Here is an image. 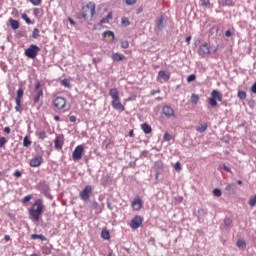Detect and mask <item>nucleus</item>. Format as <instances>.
I'll return each instance as SVG.
<instances>
[{"label": "nucleus", "instance_id": "obj_1", "mask_svg": "<svg viewBox=\"0 0 256 256\" xmlns=\"http://www.w3.org/2000/svg\"><path fill=\"white\" fill-rule=\"evenodd\" d=\"M44 209H45V206L43 205V200L42 199L35 200L32 207L28 209L30 219L32 221H35L36 223H39V220L41 219V215H43Z\"/></svg>", "mask_w": 256, "mask_h": 256}, {"label": "nucleus", "instance_id": "obj_2", "mask_svg": "<svg viewBox=\"0 0 256 256\" xmlns=\"http://www.w3.org/2000/svg\"><path fill=\"white\" fill-rule=\"evenodd\" d=\"M109 95L112 99L111 105L116 111H125V106L121 103V98L119 97V90L117 88H111L109 90Z\"/></svg>", "mask_w": 256, "mask_h": 256}, {"label": "nucleus", "instance_id": "obj_3", "mask_svg": "<svg viewBox=\"0 0 256 256\" xmlns=\"http://www.w3.org/2000/svg\"><path fill=\"white\" fill-rule=\"evenodd\" d=\"M97 6L95 5V2H88L87 5L83 6L82 12H81V17L83 19H87V17H95Z\"/></svg>", "mask_w": 256, "mask_h": 256}, {"label": "nucleus", "instance_id": "obj_4", "mask_svg": "<svg viewBox=\"0 0 256 256\" xmlns=\"http://www.w3.org/2000/svg\"><path fill=\"white\" fill-rule=\"evenodd\" d=\"M217 101H223V94L218 90H213L211 92V97L208 99L210 107H217Z\"/></svg>", "mask_w": 256, "mask_h": 256}, {"label": "nucleus", "instance_id": "obj_5", "mask_svg": "<svg viewBox=\"0 0 256 256\" xmlns=\"http://www.w3.org/2000/svg\"><path fill=\"white\" fill-rule=\"evenodd\" d=\"M39 51H41L39 46L31 44L30 47L25 50L24 55L28 57V59H35V57H37L39 54Z\"/></svg>", "mask_w": 256, "mask_h": 256}, {"label": "nucleus", "instance_id": "obj_6", "mask_svg": "<svg viewBox=\"0 0 256 256\" xmlns=\"http://www.w3.org/2000/svg\"><path fill=\"white\" fill-rule=\"evenodd\" d=\"M52 103L53 107H55V109H58V111L67 108V99H65V97L58 96L53 100Z\"/></svg>", "mask_w": 256, "mask_h": 256}, {"label": "nucleus", "instance_id": "obj_7", "mask_svg": "<svg viewBox=\"0 0 256 256\" xmlns=\"http://www.w3.org/2000/svg\"><path fill=\"white\" fill-rule=\"evenodd\" d=\"M91 193H93V187H91V185H87L79 193V197L80 199H82V201H89V197H91Z\"/></svg>", "mask_w": 256, "mask_h": 256}, {"label": "nucleus", "instance_id": "obj_8", "mask_svg": "<svg viewBox=\"0 0 256 256\" xmlns=\"http://www.w3.org/2000/svg\"><path fill=\"white\" fill-rule=\"evenodd\" d=\"M198 55H200V57H207L208 55H211V47H209V44L204 43L200 45Z\"/></svg>", "mask_w": 256, "mask_h": 256}, {"label": "nucleus", "instance_id": "obj_9", "mask_svg": "<svg viewBox=\"0 0 256 256\" xmlns=\"http://www.w3.org/2000/svg\"><path fill=\"white\" fill-rule=\"evenodd\" d=\"M83 151H84L83 145H78L72 153L73 160L80 161V159H82L83 157Z\"/></svg>", "mask_w": 256, "mask_h": 256}, {"label": "nucleus", "instance_id": "obj_10", "mask_svg": "<svg viewBox=\"0 0 256 256\" xmlns=\"http://www.w3.org/2000/svg\"><path fill=\"white\" fill-rule=\"evenodd\" d=\"M143 225V217L136 215L130 222L131 229H139Z\"/></svg>", "mask_w": 256, "mask_h": 256}, {"label": "nucleus", "instance_id": "obj_11", "mask_svg": "<svg viewBox=\"0 0 256 256\" xmlns=\"http://www.w3.org/2000/svg\"><path fill=\"white\" fill-rule=\"evenodd\" d=\"M132 209L134 211H141L143 209V200H141V197L136 196L132 201Z\"/></svg>", "mask_w": 256, "mask_h": 256}, {"label": "nucleus", "instance_id": "obj_12", "mask_svg": "<svg viewBox=\"0 0 256 256\" xmlns=\"http://www.w3.org/2000/svg\"><path fill=\"white\" fill-rule=\"evenodd\" d=\"M43 163V156H36L30 160V167H40Z\"/></svg>", "mask_w": 256, "mask_h": 256}, {"label": "nucleus", "instance_id": "obj_13", "mask_svg": "<svg viewBox=\"0 0 256 256\" xmlns=\"http://www.w3.org/2000/svg\"><path fill=\"white\" fill-rule=\"evenodd\" d=\"M162 112L166 117H173V115H175V111L173 110V108H171V106H164L162 108Z\"/></svg>", "mask_w": 256, "mask_h": 256}, {"label": "nucleus", "instance_id": "obj_14", "mask_svg": "<svg viewBox=\"0 0 256 256\" xmlns=\"http://www.w3.org/2000/svg\"><path fill=\"white\" fill-rule=\"evenodd\" d=\"M55 149H63V139L61 136H57L54 140Z\"/></svg>", "mask_w": 256, "mask_h": 256}, {"label": "nucleus", "instance_id": "obj_15", "mask_svg": "<svg viewBox=\"0 0 256 256\" xmlns=\"http://www.w3.org/2000/svg\"><path fill=\"white\" fill-rule=\"evenodd\" d=\"M102 36L105 37L107 41H115V33H113V31H105Z\"/></svg>", "mask_w": 256, "mask_h": 256}, {"label": "nucleus", "instance_id": "obj_16", "mask_svg": "<svg viewBox=\"0 0 256 256\" xmlns=\"http://www.w3.org/2000/svg\"><path fill=\"white\" fill-rule=\"evenodd\" d=\"M111 59L116 62H119V61H125L126 58H125V55L121 53H114L112 54Z\"/></svg>", "mask_w": 256, "mask_h": 256}, {"label": "nucleus", "instance_id": "obj_17", "mask_svg": "<svg viewBox=\"0 0 256 256\" xmlns=\"http://www.w3.org/2000/svg\"><path fill=\"white\" fill-rule=\"evenodd\" d=\"M141 129H142V131H143L146 135H149V134L152 133V131H153V128H151V125H149V124H147V123L141 124Z\"/></svg>", "mask_w": 256, "mask_h": 256}, {"label": "nucleus", "instance_id": "obj_18", "mask_svg": "<svg viewBox=\"0 0 256 256\" xmlns=\"http://www.w3.org/2000/svg\"><path fill=\"white\" fill-rule=\"evenodd\" d=\"M41 97H43V90L36 91L33 99L34 105H37V103H39V101L41 100Z\"/></svg>", "mask_w": 256, "mask_h": 256}, {"label": "nucleus", "instance_id": "obj_19", "mask_svg": "<svg viewBox=\"0 0 256 256\" xmlns=\"http://www.w3.org/2000/svg\"><path fill=\"white\" fill-rule=\"evenodd\" d=\"M113 19V13L109 12L108 15L105 18H102L101 21L99 22L100 26L105 25V23H109Z\"/></svg>", "mask_w": 256, "mask_h": 256}, {"label": "nucleus", "instance_id": "obj_20", "mask_svg": "<svg viewBox=\"0 0 256 256\" xmlns=\"http://www.w3.org/2000/svg\"><path fill=\"white\" fill-rule=\"evenodd\" d=\"M158 77H160V79H163L164 81H169V79L171 78V76L169 74H167V72L160 70L158 72Z\"/></svg>", "mask_w": 256, "mask_h": 256}, {"label": "nucleus", "instance_id": "obj_21", "mask_svg": "<svg viewBox=\"0 0 256 256\" xmlns=\"http://www.w3.org/2000/svg\"><path fill=\"white\" fill-rule=\"evenodd\" d=\"M218 3L222 7H233V0H218Z\"/></svg>", "mask_w": 256, "mask_h": 256}, {"label": "nucleus", "instance_id": "obj_22", "mask_svg": "<svg viewBox=\"0 0 256 256\" xmlns=\"http://www.w3.org/2000/svg\"><path fill=\"white\" fill-rule=\"evenodd\" d=\"M102 239H105L106 241H109L111 239V233H109V230L107 228H104L101 232Z\"/></svg>", "mask_w": 256, "mask_h": 256}, {"label": "nucleus", "instance_id": "obj_23", "mask_svg": "<svg viewBox=\"0 0 256 256\" xmlns=\"http://www.w3.org/2000/svg\"><path fill=\"white\" fill-rule=\"evenodd\" d=\"M209 126L207 125V123H201L199 126L196 127V131L198 133H205V131H207V128Z\"/></svg>", "mask_w": 256, "mask_h": 256}, {"label": "nucleus", "instance_id": "obj_24", "mask_svg": "<svg viewBox=\"0 0 256 256\" xmlns=\"http://www.w3.org/2000/svg\"><path fill=\"white\" fill-rule=\"evenodd\" d=\"M9 23L11 25V29H13L14 31L19 28V21L10 18Z\"/></svg>", "mask_w": 256, "mask_h": 256}, {"label": "nucleus", "instance_id": "obj_25", "mask_svg": "<svg viewBox=\"0 0 256 256\" xmlns=\"http://www.w3.org/2000/svg\"><path fill=\"white\" fill-rule=\"evenodd\" d=\"M16 100L15 101H21L23 99L24 90L23 88H19L16 93Z\"/></svg>", "mask_w": 256, "mask_h": 256}, {"label": "nucleus", "instance_id": "obj_26", "mask_svg": "<svg viewBox=\"0 0 256 256\" xmlns=\"http://www.w3.org/2000/svg\"><path fill=\"white\" fill-rule=\"evenodd\" d=\"M92 209H94L97 214L103 212V208L99 207V203H97V202L92 203Z\"/></svg>", "mask_w": 256, "mask_h": 256}, {"label": "nucleus", "instance_id": "obj_27", "mask_svg": "<svg viewBox=\"0 0 256 256\" xmlns=\"http://www.w3.org/2000/svg\"><path fill=\"white\" fill-rule=\"evenodd\" d=\"M31 239H40V241H47V238L43 234H32Z\"/></svg>", "mask_w": 256, "mask_h": 256}, {"label": "nucleus", "instance_id": "obj_28", "mask_svg": "<svg viewBox=\"0 0 256 256\" xmlns=\"http://www.w3.org/2000/svg\"><path fill=\"white\" fill-rule=\"evenodd\" d=\"M165 22V17L160 16L157 19V29H163V23Z\"/></svg>", "mask_w": 256, "mask_h": 256}, {"label": "nucleus", "instance_id": "obj_29", "mask_svg": "<svg viewBox=\"0 0 256 256\" xmlns=\"http://www.w3.org/2000/svg\"><path fill=\"white\" fill-rule=\"evenodd\" d=\"M121 25H122V27H129L131 25V22L129 21V18L122 17L121 18Z\"/></svg>", "mask_w": 256, "mask_h": 256}, {"label": "nucleus", "instance_id": "obj_30", "mask_svg": "<svg viewBox=\"0 0 256 256\" xmlns=\"http://www.w3.org/2000/svg\"><path fill=\"white\" fill-rule=\"evenodd\" d=\"M231 225H233V219L225 218L224 219V227H225V229H229V227H231Z\"/></svg>", "mask_w": 256, "mask_h": 256}, {"label": "nucleus", "instance_id": "obj_31", "mask_svg": "<svg viewBox=\"0 0 256 256\" xmlns=\"http://www.w3.org/2000/svg\"><path fill=\"white\" fill-rule=\"evenodd\" d=\"M191 103H192V105H197V103H199V95L192 94L191 95Z\"/></svg>", "mask_w": 256, "mask_h": 256}, {"label": "nucleus", "instance_id": "obj_32", "mask_svg": "<svg viewBox=\"0 0 256 256\" xmlns=\"http://www.w3.org/2000/svg\"><path fill=\"white\" fill-rule=\"evenodd\" d=\"M39 37H41L39 28H35L32 32V38L33 39H39Z\"/></svg>", "mask_w": 256, "mask_h": 256}, {"label": "nucleus", "instance_id": "obj_33", "mask_svg": "<svg viewBox=\"0 0 256 256\" xmlns=\"http://www.w3.org/2000/svg\"><path fill=\"white\" fill-rule=\"evenodd\" d=\"M248 204L250 207H255L256 205V194L254 196H251L249 201H248Z\"/></svg>", "mask_w": 256, "mask_h": 256}, {"label": "nucleus", "instance_id": "obj_34", "mask_svg": "<svg viewBox=\"0 0 256 256\" xmlns=\"http://www.w3.org/2000/svg\"><path fill=\"white\" fill-rule=\"evenodd\" d=\"M225 189L229 193H235V184H228Z\"/></svg>", "mask_w": 256, "mask_h": 256}, {"label": "nucleus", "instance_id": "obj_35", "mask_svg": "<svg viewBox=\"0 0 256 256\" xmlns=\"http://www.w3.org/2000/svg\"><path fill=\"white\" fill-rule=\"evenodd\" d=\"M37 135H38L39 139H41L42 141H44L47 138V133L43 130L40 132H37Z\"/></svg>", "mask_w": 256, "mask_h": 256}, {"label": "nucleus", "instance_id": "obj_36", "mask_svg": "<svg viewBox=\"0 0 256 256\" xmlns=\"http://www.w3.org/2000/svg\"><path fill=\"white\" fill-rule=\"evenodd\" d=\"M218 168L220 169V171H226V173H231V168H229V166L225 164L220 165Z\"/></svg>", "mask_w": 256, "mask_h": 256}, {"label": "nucleus", "instance_id": "obj_37", "mask_svg": "<svg viewBox=\"0 0 256 256\" xmlns=\"http://www.w3.org/2000/svg\"><path fill=\"white\" fill-rule=\"evenodd\" d=\"M15 102H16L15 111H17L18 113H21L23 111V109L21 108V101L15 100Z\"/></svg>", "mask_w": 256, "mask_h": 256}, {"label": "nucleus", "instance_id": "obj_38", "mask_svg": "<svg viewBox=\"0 0 256 256\" xmlns=\"http://www.w3.org/2000/svg\"><path fill=\"white\" fill-rule=\"evenodd\" d=\"M23 146L24 147H31V140H29L28 136L24 137Z\"/></svg>", "mask_w": 256, "mask_h": 256}, {"label": "nucleus", "instance_id": "obj_39", "mask_svg": "<svg viewBox=\"0 0 256 256\" xmlns=\"http://www.w3.org/2000/svg\"><path fill=\"white\" fill-rule=\"evenodd\" d=\"M34 7H39L41 3H43V0H28Z\"/></svg>", "mask_w": 256, "mask_h": 256}, {"label": "nucleus", "instance_id": "obj_40", "mask_svg": "<svg viewBox=\"0 0 256 256\" xmlns=\"http://www.w3.org/2000/svg\"><path fill=\"white\" fill-rule=\"evenodd\" d=\"M237 247H240L242 249H244V247H246V243H245V240H238L237 243H236Z\"/></svg>", "mask_w": 256, "mask_h": 256}, {"label": "nucleus", "instance_id": "obj_41", "mask_svg": "<svg viewBox=\"0 0 256 256\" xmlns=\"http://www.w3.org/2000/svg\"><path fill=\"white\" fill-rule=\"evenodd\" d=\"M238 98L242 100L247 99V93L245 91H239Z\"/></svg>", "mask_w": 256, "mask_h": 256}, {"label": "nucleus", "instance_id": "obj_42", "mask_svg": "<svg viewBox=\"0 0 256 256\" xmlns=\"http://www.w3.org/2000/svg\"><path fill=\"white\" fill-rule=\"evenodd\" d=\"M121 48L122 49H129V41L128 40L121 41Z\"/></svg>", "mask_w": 256, "mask_h": 256}, {"label": "nucleus", "instance_id": "obj_43", "mask_svg": "<svg viewBox=\"0 0 256 256\" xmlns=\"http://www.w3.org/2000/svg\"><path fill=\"white\" fill-rule=\"evenodd\" d=\"M31 199H33V196H32V195L25 196V197L22 199V203H23V204L29 203V201H31Z\"/></svg>", "mask_w": 256, "mask_h": 256}, {"label": "nucleus", "instance_id": "obj_44", "mask_svg": "<svg viewBox=\"0 0 256 256\" xmlns=\"http://www.w3.org/2000/svg\"><path fill=\"white\" fill-rule=\"evenodd\" d=\"M22 19H24V21L28 24L31 25V19H29V16H27V14H22Z\"/></svg>", "mask_w": 256, "mask_h": 256}, {"label": "nucleus", "instance_id": "obj_45", "mask_svg": "<svg viewBox=\"0 0 256 256\" xmlns=\"http://www.w3.org/2000/svg\"><path fill=\"white\" fill-rule=\"evenodd\" d=\"M195 79H197V76H195V74H191L187 77V82L191 83V82L195 81Z\"/></svg>", "mask_w": 256, "mask_h": 256}, {"label": "nucleus", "instance_id": "obj_46", "mask_svg": "<svg viewBox=\"0 0 256 256\" xmlns=\"http://www.w3.org/2000/svg\"><path fill=\"white\" fill-rule=\"evenodd\" d=\"M174 169L179 173V171H181V162H176L174 164Z\"/></svg>", "mask_w": 256, "mask_h": 256}, {"label": "nucleus", "instance_id": "obj_47", "mask_svg": "<svg viewBox=\"0 0 256 256\" xmlns=\"http://www.w3.org/2000/svg\"><path fill=\"white\" fill-rule=\"evenodd\" d=\"M171 139H173V136H171V134L166 132L164 134V141H171Z\"/></svg>", "mask_w": 256, "mask_h": 256}, {"label": "nucleus", "instance_id": "obj_48", "mask_svg": "<svg viewBox=\"0 0 256 256\" xmlns=\"http://www.w3.org/2000/svg\"><path fill=\"white\" fill-rule=\"evenodd\" d=\"M213 195L215 197H221V191L218 188H216L213 190Z\"/></svg>", "mask_w": 256, "mask_h": 256}, {"label": "nucleus", "instance_id": "obj_49", "mask_svg": "<svg viewBox=\"0 0 256 256\" xmlns=\"http://www.w3.org/2000/svg\"><path fill=\"white\" fill-rule=\"evenodd\" d=\"M62 85H64V87H69L71 85V82L69 81V79H64L62 80Z\"/></svg>", "mask_w": 256, "mask_h": 256}, {"label": "nucleus", "instance_id": "obj_50", "mask_svg": "<svg viewBox=\"0 0 256 256\" xmlns=\"http://www.w3.org/2000/svg\"><path fill=\"white\" fill-rule=\"evenodd\" d=\"M7 143V139L5 137H0V147H3Z\"/></svg>", "mask_w": 256, "mask_h": 256}, {"label": "nucleus", "instance_id": "obj_51", "mask_svg": "<svg viewBox=\"0 0 256 256\" xmlns=\"http://www.w3.org/2000/svg\"><path fill=\"white\" fill-rule=\"evenodd\" d=\"M137 3V0H126L127 5H135Z\"/></svg>", "mask_w": 256, "mask_h": 256}, {"label": "nucleus", "instance_id": "obj_52", "mask_svg": "<svg viewBox=\"0 0 256 256\" xmlns=\"http://www.w3.org/2000/svg\"><path fill=\"white\" fill-rule=\"evenodd\" d=\"M200 1H201L202 5H204V7H207L210 4L209 0H200Z\"/></svg>", "mask_w": 256, "mask_h": 256}, {"label": "nucleus", "instance_id": "obj_53", "mask_svg": "<svg viewBox=\"0 0 256 256\" xmlns=\"http://www.w3.org/2000/svg\"><path fill=\"white\" fill-rule=\"evenodd\" d=\"M40 87H41V82H37L36 85H35V91H42L40 89Z\"/></svg>", "mask_w": 256, "mask_h": 256}, {"label": "nucleus", "instance_id": "obj_54", "mask_svg": "<svg viewBox=\"0 0 256 256\" xmlns=\"http://www.w3.org/2000/svg\"><path fill=\"white\" fill-rule=\"evenodd\" d=\"M21 175H22V173H21V171H19V170H16V171L14 172V177L19 178V177H21Z\"/></svg>", "mask_w": 256, "mask_h": 256}, {"label": "nucleus", "instance_id": "obj_55", "mask_svg": "<svg viewBox=\"0 0 256 256\" xmlns=\"http://www.w3.org/2000/svg\"><path fill=\"white\" fill-rule=\"evenodd\" d=\"M252 93H256V82L251 87Z\"/></svg>", "mask_w": 256, "mask_h": 256}, {"label": "nucleus", "instance_id": "obj_56", "mask_svg": "<svg viewBox=\"0 0 256 256\" xmlns=\"http://www.w3.org/2000/svg\"><path fill=\"white\" fill-rule=\"evenodd\" d=\"M70 121H71V123H75V121H77V117L76 116H70Z\"/></svg>", "mask_w": 256, "mask_h": 256}, {"label": "nucleus", "instance_id": "obj_57", "mask_svg": "<svg viewBox=\"0 0 256 256\" xmlns=\"http://www.w3.org/2000/svg\"><path fill=\"white\" fill-rule=\"evenodd\" d=\"M232 33H231V30H227L225 32V37H231Z\"/></svg>", "mask_w": 256, "mask_h": 256}, {"label": "nucleus", "instance_id": "obj_58", "mask_svg": "<svg viewBox=\"0 0 256 256\" xmlns=\"http://www.w3.org/2000/svg\"><path fill=\"white\" fill-rule=\"evenodd\" d=\"M157 93H161V90H152L151 95H157Z\"/></svg>", "mask_w": 256, "mask_h": 256}, {"label": "nucleus", "instance_id": "obj_59", "mask_svg": "<svg viewBox=\"0 0 256 256\" xmlns=\"http://www.w3.org/2000/svg\"><path fill=\"white\" fill-rule=\"evenodd\" d=\"M4 133H7V134L11 133V128L5 127L4 128Z\"/></svg>", "mask_w": 256, "mask_h": 256}, {"label": "nucleus", "instance_id": "obj_60", "mask_svg": "<svg viewBox=\"0 0 256 256\" xmlns=\"http://www.w3.org/2000/svg\"><path fill=\"white\" fill-rule=\"evenodd\" d=\"M40 11L38 8H35L34 9V15L37 17V15H39Z\"/></svg>", "mask_w": 256, "mask_h": 256}, {"label": "nucleus", "instance_id": "obj_61", "mask_svg": "<svg viewBox=\"0 0 256 256\" xmlns=\"http://www.w3.org/2000/svg\"><path fill=\"white\" fill-rule=\"evenodd\" d=\"M186 43L189 45V43H191V36H187L186 37Z\"/></svg>", "mask_w": 256, "mask_h": 256}, {"label": "nucleus", "instance_id": "obj_62", "mask_svg": "<svg viewBox=\"0 0 256 256\" xmlns=\"http://www.w3.org/2000/svg\"><path fill=\"white\" fill-rule=\"evenodd\" d=\"M4 239H5V241H11V236L5 235V236H4Z\"/></svg>", "mask_w": 256, "mask_h": 256}, {"label": "nucleus", "instance_id": "obj_63", "mask_svg": "<svg viewBox=\"0 0 256 256\" xmlns=\"http://www.w3.org/2000/svg\"><path fill=\"white\" fill-rule=\"evenodd\" d=\"M68 21H69L70 24L75 25V22H74L73 19L69 18Z\"/></svg>", "mask_w": 256, "mask_h": 256}, {"label": "nucleus", "instance_id": "obj_64", "mask_svg": "<svg viewBox=\"0 0 256 256\" xmlns=\"http://www.w3.org/2000/svg\"><path fill=\"white\" fill-rule=\"evenodd\" d=\"M60 119H61V118H60L59 116H54V120H55V121H60Z\"/></svg>", "mask_w": 256, "mask_h": 256}]
</instances>
